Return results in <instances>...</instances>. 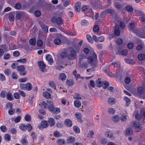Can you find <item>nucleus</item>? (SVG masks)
Instances as JSON below:
<instances>
[{
    "label": "nucleus",
    "instance_id": "f257e3e1",
    "mask_svg": "<svg viewBox=\"0 0 145 145\" xmlns=\"http://www.w3.org/2000/svg\"><path fill=\"white\" fill-rule=\"evenodd\" d=\"M39 105L45 109L48 108L49 111L53 114H57L60 111L59 108L54 107L53 103L52 101H47V103L44 101H42L40 103Z\"/></svg>",
    "mask_w": 145,
    "mask_h": 145
},
{
    "label": "nucleus",
    "instance_id": "f03ea898",
    "mask_svg": "<svg viewBox=\"0 0 145 145\" xmlns=\"http://www.w3.org/2000/svg\"><path fill=\"white\" fill-rule=\"evenodd\" d=\"M133 116L135 117L137 121L138 120V122L133 121L132 124L133 127L135 128L136 130L138 132L141 129L140 121H142V117L140 115H139L138 112H135Z\"/></svg>",
    "mask_w": 145,
    "mask_h": 145
},
{
    "label": "nucleus",
    "instance_id": "7ed1b4c3",
    "mask_svg": "<svg viewBox=\"0 0 145 145\" xmlns=\"http://www.w3.org/2000/svg\"><path fill=\"white\" fill-rule=\"evenodd\" d=\"M77 52L74 48L71 49L70 53L68 54V59L70 60L76 59L77 58Z\"/></svg>",
    "mask_w": 145,
    "mask_h": 145
},
{
    "label": "nucleus",
    "instance_id": "20e7f679",
    "mask_svg": "<svg viewBox=\"0 0 145 145\" xmlns=\"http://www.w3.org/2000/svg\"><path fill=\"white\" fill-rule=\"evenodd\" d=\"M25 67L24 65L18 66L17 68V71L19 72L20 75L21 76H24L26 75L27 73L25 71Z\"/></svg>",
    "mask_w": 145,
    "mask_h": 145
},
{
    "label": "nucleus",
    "instance_id": "39448f33",
    "mask_svg": "<svg viewBox=\"0 0 145 145\" xmlns=\"http://www.w3.org/2000/svg\"><path fill=\"white\" fill-rule=\"evenodd\" d=\"M20 87L21 89L24 90L26 89L28 91L31 90L32 88V85L30 83H28L25 84H21Z\"/></svg>",
    "mask_w": 145,
    "mask_h": 145
},
{
    "label": "nucleus",
    "instance_id": "423d86ee",
    "mask_svg": "<svg viewBox=\"0 0 145 145\" xmlns=\"http://www.w3.org/2000/svg\"><path fill=\"white\" fill-rule=\"evenodd\" d=\"M48 126V123L46 121H43L38 126V127L40 130L47 127Z\"/></svg>",
    "mask_w": 145,
    "mask_h": 145
},
{
    "label": "nucleus",
    "instance_id": "0eeeda50",
    "mask_svg": "<svg viewBox=\"0 0 145 145\" xmlns=\"http://www.w3.org/2000/svg\"><path fill=\"white\" fill-rule=\"evenodd\" d=\"M52 22H56L59 25H61L63 23V20L60 17L56 18L53 17L52 19Z\"/></svg>",
    "mask_w": 145,
    "mask_h": 145
},
{
    "label": "nucleus",
    "instance_id": "6e6552de",
    "mask_svg": "<svg viewBox=\"0 0 145 145\" xmlns=\"http://www.w3.org/2000/svg\"><path fill=\"white\" fill-rule=\"evenodd\" d=\"M135 12L137 14L140 16L142 21L145 23V14L141 11L138 10H135Z\"/></svg>",
    "mask_w": 145,
    "mask_h": 145
},
{
    "label": "nucleus",
    "instance_id": "1a4fd4ad",
    "mask_svg": "<svg viewBox=\"0 0 145 145\" xmlns=\"http://www.w3.org/2000/svg\"><path fill=\"white\" fill-rule=\"evenodd\" d=\"M82 10L84 12L88 11L91 14H93L92 10L88 6H84L82 7Z\"/></svg>",
    "mask_w": 145,
    "mask_h": 145
},
{
    "label": "nucleus",
    "instance_id": "9d476101",
    "mask_svg": "<svg viewBox=\"0 0 145 145\" xmlns=\"http://www.w3.org/2000/svg\"><path fill=\"white\" fill-rule=\"evenodd\" d=\"M138 92L141 95H144L145 94V88L144 87L140 86L138 88Z\"/></svg>",
    "mask_w": 145,
    "mask_h": 145
},
{
    "label": "nucleus",
    "instance_id": "9b49d317",
    "mask_svg": "<svg viewBox=\"0 0 145 145\" xmlns=\"http://www.w3.org/2000/svg\"><path fill=\"white\" fill-rule=\"evenodd\" d=\"M137 26V25L134 22H130L129 23V28L133 32H135V28Z\"/></svg>",
    "mask_w": 145,
    "mask_h": 145
},
{
    "label": "nucleus",
    "instance_id": "f8f14e48",
    "mask_svg": "<svg viewBox=\"0 0 145 145\" xmlns=\"http://www.w3.org/2000/svg\"><path fill=\"white\" fill-rule=\"evenodd\" d=\"M46 59L50 65H52L54 62L52 57L51 55L49 54L47 55L46 56Z\"/></svg>",
    "mask_w": 145,
    "mask_h": 145
},
{
    "label": "nucleus",
    "instance_id": "ddd939ff",
    "mask_svg": "<svg viewBox=\"0 0 145 145\" xmlns=\"http://www.w3.org/2000/svg\"><path fill=\"white\" fill-rule=\"evenodd\" d=\"M38 65L39 67L41 69V71L42 72H44V69L46 67V65L44 63L41 61H40L38 62Z\"/></svg>",
    "mask_w": 145,
    "mask_h": 145
},
{
    "label": "nucleus",
    "instance_id": "4468645a",
    "mask_svg": "<svg viewBox=\"0 0 145 145\" xmlns=\"http://www.w3.org/2000/svg\"><path fill=\"white\" fill-rule=\"evenodd\" d=\"M92 56L93 57L90 56L88 58V60H89V62L91 63H93L94 60L95 61L97 59V56L96 54L94 52H93V55Z\"/></svg>",
    "mask_w": 145,
    "mask_h": 145
},
{
    "label": "nucleus",
    "instance_id": "2eb2a0df",
    "mask_svg": "<svg viewBox=\"0 0 145 145\" xmlns=\"http://www.w3.org/2000/svg\"><path fill=\"white\" fill-rule=\"evenodd\" d=\"M75 140V138L74 137L72 136L69 137L67 140V143L69 144L73 143Z\"/></svg>",
    "mask_w": 145,
    "mask_h": 145
},
{
    "label": "nucleus",
    "instance_id": "dca6fc26",
    "mask_svg": "<svg viewBox=\"0 0 145 145\" xmlns=\"http://www.w3.org/2000/svg\"><path fill=\"white\" fill-rule=\"evenodd\" d=\"M65 124L68 127H71L72 125V122L71 120L69 119H66L65 121Z\"/></svg>",
    "mask_w": 145,
    "mask_h": 145
},
{
    "label": "nucleus",
    "instance_id": "f3484780",
    "mask_svg": "<svg viewBox=\"0 0 145 145\" xmlns=\"http://www.w3.org/2000/svg\"><path fill=\"white\" fill-rule=\"evenodd\" d=\"M81 4L80 2H78L75 4V9L76 11L79 12L80 11Z\"/></svg>",
    "mask_w": 145,
    "mask_h": 145
},
{
    "label": "nucleus",
    "instance_id": "a211bd4d",
    "mask_svg": "<svg viewBox=\"0 0 145 145\" xmlns=\"http://www.w3.org/2000/svg\"><path fill=\"white\" fill-rule=\"evenodd\" d=\"M25 16V13L23 12H17L16 17L18 19L23 18Z\"/></svg>",
    "mask_w": 145,
    "mask_h": 145
},
{
    "label": "nucleus",
    "instance_id": "6ab92c4d",
    "mask_svg": "<svg viewBox=\"0 0 145 145\" xmlns=\"http://www.w3.org/2000/svg\"><path fill=\"white\" fill-rule=\"evenodd\" d=\"M39 23L42 29L46 33H47L48 32V27L41 22H39Z\"/></svg>",
    "mask_w": 145,
    "mask_h": 145
},
{
    "label": "nucleus",
    "instance_id": "aec40b11",
    "mask_svg": "<svg viewBox=\"0 0 145 145\" xmlns=\"http://www.w3.org/2000/svg\"><path fill=\"white\" fill-rule=\"evenodd\" d=\"M106 135L110 138L112 140H114L115 139L114 137V136L113 133L110 131H108L106 132Z\"/></svg>",
    "mask_w": 145,
    "mask_h": 145
},
{
    "label": "nucleus",
    "instance_id": "412c9836",
    "mask_svg": "<svg viewBox=\"0 0 145 145\" xmlns=\"http://www.w3.org/2000/svg\"><path fill=\"white\" fill-rule=\"evenodd\" d=\"M47 121L48 124H50V126L51 127L54 126L55 124V121L54 119L52 118H48V121Z\"/></svg>",
    "mask_w": 145,
    "mask_h": 145
},
{
    "label": "nucleus",
    "instance_id": "4be33fe9",
    "mask_svg": "<svg viewBox=\"0 0 145 145\" xmlns=\"http://www.w3.org/2000/svg\"><path fill=\"white\" fill-rule=\"evenodd\" d=\"M120 119L119 116L118 115H116L112 116V120L113 122L116 123L118 122Z\"/></svg>",
    "mask_w": 145,
    "mask_h": 145
},
{
    "label": "nucleus",
    "instance_id": "5701e85b",
    "mask_svg": "<svg viewBox=\"0 0 145 145\" xmlns=\"http://www.w3.org/2000/svg\"><path fill=\"white\" fill-rule=\"evenodd\" d=\"M66 83L68 86H72L74 84V82L72 79H67L66 81Z\"/></svg>",
    "mask_w": 145,
    "mask_h": 145
},
{
    "label": "nucleus",
    "instance_id": "b1692460",
    "mask_svg": "<svg viewBox=\"0 0 145 145\" xmlns=\"http://www.w3.org/2000/svg\"><path fill=\"white\" fill-rule=\"evenodd\" d=\"M58 58L60 60L63 59V51L60 52L58 55ZM58 63L59 64L60 63V61H58Z\"/></svg>",
    "mask_w": 145,
    "mask_h": 145
},
{
    "label": "nucleus",
    "instance_id": "393cba45",
    "mask_svg": "<svg viewBox=\"0 0 145 145\" xmlns=\"http://www.w3.org/2000/svg\"><path fill=\"white\" fill-rule=\"evenodd\" d=\"M43 96L46 99H50L51 97V95L47 91H45L43 93Z\"/></svg>",
    "mask_w": 145,
    "mask_h": 145
},
{
    "label": "nucleus",
    "instance_id": "a878e982",
    "mask_svg": "<svg viewBox=\"0 0 145 145\" xmlns=\"http://www.w3.org/2000/svg\"><path fill=\"white\" fill-rule=\"evenodd\" d=\"M114 33L115 35L116 36H119L120 34V31L118 26H116Z\"/></svg>",
    "mask_w": 145,
    "mask_h": 145
},
{
    "label": "nucleus",
    "instance_id": "bb28decb",
    "mask_svg": "<svg viewBox=\"0 0 145 145\" xmlns=\"http://www.w3.org/2000/svg\"><path fill=\"white\" fill-rule=\"evenodd\" d=\"M138 57L140 61L145 60V54H139L138 55Z\"/></svg>",
    "mask_w": 145,
    "mask_h": 145
},
{
    "label": "nucleus",
    "instance_id": "cd10ccee",
    "mask_svg": "<svg viewBox=\"0 0 145 145\" xmlns=\"http://www.w3.org/2000/svg\"><path fill=\"white\" fill-rule=\"evenodd\" d=\"M74 106L77 108L80 107L81 105L80 102L78 100H75L74 102Z\"/></svg>",
    "mask_w": 145,
    "mask_h": 145
},
{
    "label": "nucleus",
    "instance_id": "c85d7f7f",
    "mask_svg": "<svg viewBox=\"0 0 145 145\" xmlns=\"http://www.w3.org/2000/svg\"><path fill=\"white\" fill-rule=\"evenodd\" d=\"M73 48H74V50L76 51L77 53H78L80 51V46H78L76 45H74L73 46V47L71 48V49H72Z\"/></svg>",
    "mask_w": 145,
    "mask_h": 145
},
{
    "label": "nucleus",
    "instance_id": "c756f323",
    "mask_svg": "<svg viewBox=\"0 0 145 145\" xmlns=\"http://www.w3.org/2000/svg\"><path fill=\"white\" fill-rule=\"evenodd\" d=\"M27 125H25L23 124H21L19 126L20 129L22 131H25L27 129Z\"/></svg>",
    "mask_w": 145,
    "mask_h": 145
},
{
    "label": "nucleus",
    "instance_id": "7c9ffc66",
    "mask_svg": "<svg viewBox=\"0 0 145 145\" xmlns=\"http://www.w3.org/2000/svg\"><path fill=\"white\" fill-rule=\"evenodd\" d=\"M124 99L126 102V106H128L131 103L130 100L127 97H125Z\"/></svg>",
    "mask_w": 145,
    "mask_h": 145
},
{
    "label": "nucleus",
    "instance_id": "2f4dec72",
    "mask_svg": "<svg viewBox=\"0 0 145 145\" xmlns=\"http://www.w3.org/2000/svg\"><path fill=\"white\" fill-rule=\"evenodd\" d=\"M126 9L127 11L129 12H132L133 10L132 6L130 5L127 6L126 7Z\"/></svg>",
    "mask_w": 145,
    "mask_h": 145
},
{
    "label": "nucleus",
    "instance_id": "473e14b6",
    "mask_svg": "<svg viewBox=\"0 0 145 145\" xmlns=\"http://www.w3.org/2000/svg\"><path fill=\"white\" fill-rule=\"evenodd\" d=\"M54 42L55 44L57 45H59L61 43V40L58 38L55 39L54 41Z\"/></svg>",
    "mask_w": 145,
    "mask_h": 145
},
{
    "label": "nucleus",
    "instance_id": "72a5a7b5",
    "mask_svg": "<svg viewBox=\"0 0 145 145\" xmlns=\"http://www.w3.org/2000/svg\"><path fill=\"white\" fill-rule=\"evenodd\" d=\"M86 37L90 43H92L93 42V38L89 35H87Z\"/></svg>",
    "mask_w": 145,
    "mask_h": 145
},
{
    "label": "nucleus",
    "instance_id": "f704fd0d",
    "mask_svg": "<svg viewBox=\"0 0 145 145\" xmlns=\"http://www.w3.org/2000/svg\"><path fill=\"white\" fill-rule=\"evenodd\" d=\"M73 128L74 131L76 133H80V129L78 126H74L73 127Z\"/></svg>",
    "mask_w": 145,
    "mask_h": 145
},
{
    "label": "nucleus",
    "instance_id": "c9c22d12",
    "mask_svg": "<svg viewBox=\"0 0 145 145\" xmlns=\"http://www.w3.org/2000/svg\"><path fill=\"white\" fill-rule=\"evenodd\" d=\"M29 43L31 45L34 46L36 44L35 40V39H31L29 40Z\"/></svg>",
    "mask_w": 145,
    "mask_h": 145
},
{
    "label": "nucleus",
    "instance_id": "e433bc0d",
    "mask_svg": "<svg viewBox=\"0 0 145 145\" xmlns=\"http://www.w3.org/2000/svg\"><path fill=\"white\" fill-rule=\"evenodd\" d=\"M54 136L56 137H59L62 136V135L57 131H54Z\"/></svg>",
    "mask_w": 145,
    "mask_h": 145
},
{
    "label": "nucleus",
    "instance_id": "4c0bfd02",
    "mask_svg": "<svg viewBox=\"0 0 145 145\" xmlns=\"http://www.w3.org/2000/svg\"><path fill=\"white\" fill-rule=\"evenodd\" d=\"M126 133L128 135H130L133 134V130L131 128H128L126 131Z\"/></svg>",
    "mask_w": 145,
    "mask_h": 145
},
{
    "label": "nucleus",
    "instance_id": "58836bf2",
    "mask_svg": "<svg viewBox=\"0 0 145 145\" xmlns=\"http://www.w3.org/2000/svg\"><path fill=\"white\" fill-rule=\"evenodd\" d=\"M7 99L9 100H12L13 99V96L12 94L10 93H8L7 94Z\"/></svg>",
    "mask_w": 145,
    "mask_h": 145
},
{
    "label": "nucleus",
    "instance_id": "ea45409f",
    "mask_svg": "<svg viewBox=\"0 0 145 145\" xmlns=\"http://www.w3.org/2000/svg\"><path fill=\"white\" fill-rule=\"evenodd\" d=\"M105 12L107 13L112 14L114 12V10L113 9H108L106 10Z\"/></svg>",
    "mask_w": 145,
    "mask_h": 145
},
{
    "label": "nucleus",
    "instance_id": "a19ab883",
    "mask_svg": "<svg viewBox=\"0 0 145 145\" xmlns=\"http://www.w3.org/2000/svg\"><path fill=\"white\" fill-rule=\"evenodd\" d=\"M96 84L99 87H101L103 84L101 80V79H98L96 82Z\"/></svg>",
    "mask_w": 145,
    "mask_h": 145
},
{
    "label": "nucleus",
    "instance_id": "79ce46f5",
    "mask_svg": "<svg viewBox=\"0 0 145 145\" xmlns=\"http://www.w3.org/2000/svg\"><path fill=\"white\" fill-rule=\"evenodd\" d=\"M124 60L125 62L130 64H133L134 63L132 59H131L129 58L125 59Z\"/></svg>",
    "mask_w": 145,
    "mask_h": 145
},
{
    "label": "nucleus",
    "instance_id": "37998d69",
    "mask_svg": "<svg viewBox=\"0 0 145 145\" xmlns=\"http://www.w3.org/2000/svg\"><path fill=\"white\" fill-rule=\"evenodd\" d=\"M108 102L112 105H113L115 102V100L113 98H109L108 100Z\"/></svg>",
    "mask_w": 145,
    "mask_h": 145
},
{
    "label": "nucleus",
    "instance_id": "c03bdc74",
    "mask_svg": "<svg viewBox=\"0 0 145 145\" xmlns=\"http://www.w3.org/2000/svg\"><path fill=\"white\" fill-rule=\"evenodd\" d=\"M37 46L39 47H41L43 45V42L42 40H38L37 42Z\"/></svg>",
    "mask_w": 145,
    "mask_h": 145
},
{
    "label": "nucleus",
    "instance_id": "a18cd8bd",
    "mask_svg": "<svg viewBox=\"0 0 145 145\" xmlns=\"http://www.w3.org/2000/svg\"><path fill=\"white\" fill-rule=\"evenodd\" d=\"M108 111L110 114H113L115 112V110L113 108H109L108 110Z\"/></svg>",
    "mask_w": 145,
    "mask_h": 145
},
{
    "label": "nucleus",
    "instance_id": "49530a36",
    "mask_svg": "<svg viewBox=\"0 0 145 145\" xmlns=\"http://www.w3.org/2000/svg\"><path fill=\"white\" fill-rule=\"evenodd\" d=\"M57 142L58 145H63V139H59L57 140Z\"/></svg>",
    "mask_w": 145,
    "mask_h": 145
},
{
    "label": "nucleus",
    "instance_id": "de8ad7c7",
    "mask_svg": "<svg viewBox=\"0 0 145 145\" xmlns=\"http://www.w3.org/2000/svg\"><path fill=\"white\" fill-rule=\"evenodd\" d=\"M24 119L26 121H29L31 120V116L29 114H27L25 116Z\"/></svg>",
    "mask_w": 145,
    "mask_h": 145
},
{
    "label": "nucleus",
    "instance_id": "09e8293b",
    "mask_svg": "<svg viewBox=\"0 0 145 145\" xmlns=\"http://www.w3.org/2000/svg\"><path fill=\"white\" fill-rule=\"evenodd\" d=\"M41 12L39 10H36L34 13V14L37 17H39L41 15Z\"/></svg>",
    "mask_w": 145,
    "mask_h": 145
},
{
    "label": "nucleus",
    "instance_id": "8fccbe9b",
    "mask_svg": "<svg viewBox=\"0 0 145 145\" xmlns=\"http://www.w3.org/2000/svg\"><path fill=\"white\" fill-rule=\"evenodd\" d=\"M5 140L6 141H9L10 139V137L8 134H6L4 137Z\"/></svg>",
    "mask_w": 145,
    "mask_h": 145
},
{
    "label": "nucleus",
    "instance_id": "3c124183",
    "mask_svg": "<svg viewBox=\"0 0 145 145\" xmlns=\"http://www.w3.org/2000/svg\"><path fill=\"white\" fill-rule=\"evenodd\" d=\"M12 77L14 79H16L18 78V76L17 74L14 72H13L11 74Z\"/></svg>",
    "mask_w": 145,
    "mask_h": 145
},
{
    "label": "nucleus",
    "instance_id": "603ef678",
    "mask_svg": "<svg viewBox=\"0 0 145 145\" xmlns=\"http://www.w3.org/2000/svg\"><path fill=\"white\" fill-rule=\"evenodd\" d=\"M17 61L18 62H19L21 63H24L26 62L27 59H26L23 58L18 60H17Z\"/></svg>",
    "mask_w": 145,
    "mask_h": 145
},
{
    "label": "nucleus",
    "instance_id": "864d4df0",
    "mask_svg": "<svg viewBox=\"0 0 145 145\" xmlns=\"http://www.w3.org/2000/svg\"><path fill=\"white\" fill-rule=\"evenodd\" d=\"M71 4V1L67 0H64V6L67 7Z\"/></svg>",
    "mask_w": 145,
    "mask_h": 145
},
{
    "label": "nucleus",
    "instance_id": "5fc2aeb1",
    "mask_svg": "<svg viewBox=\"0 0 145 145\" xmlns=\"http://www.w3.org/2000/svg\"><path fill=\"white\" fill-rule=\"evenodd\" d=\"M0 129L1 131L3 132H5L7 129V127L5 125H2L0 127Z\"/></svg>",
    "mask_w": 145,
    "mask_h": 145
},
{
    "label": "nucleus",
    "instance_id": "6e6d98bb",
    "mask_svg": "<svg viewBox=\"0 0 145 145\" xmlns=\"http://www.w3.org/2000/svg\"><path fill=\"white\" fill-rule=\"evenodd\" d=\"M11 72V71L10 70L8 69H5L4 71L5 74L7 76H9L10 75Z\"/></svg>",
    "mask_w": 145,
    "mask_h": 145
},
{
    "label": "nucleus",
    "instance_id": "4d7b16f0",
    "mask_svg": "<svg viewBox=\"0 0 145 145\" xmlns=\"http://www.w3.org/2000/svg\"><path fill=\"white\" fill-rule=\"evenodd\" d=\"M10 55L9 53L5 54L3 57L4 59H7L10 58Z\"/></svg>",
    "mask_w": 145,
    "mask_h": 145
},
{
    "label": "nucleus",
    "instance_id": "13d9d810",
    "mask_svg": "<svg viewBox=\"0 0 145 145\" xmlns=\"http://www.w3.org/2000/svg\"><path fill=\"white\" fill-rule=\"evenodd\" d=\"M137 35L141 38H145V32L140 34L137 33Z\"/></svg>",
    "mask_w": 145,
    "mask_h": 145
},
{
    "label": "nucleus",
    "instance_id": "bf43d9fd",
    "mask_svg": "<svg viewBox=\"0 0 145 145\" xmlns=\"http://www.w3.org/2000/svg\"><path fill=\"white\" fill-rule=\"evenodd\" d=\"M81 24L83 26H85L88 24V22L86 20H83L81 22Z\"/></svg>",
    "mask_w": 145,
    "mask_h": 145
},
{
    "label": "nucleus",
    "instance_id": "052dcab7",
    "mask_svg": "<svg viewBox=\"0 0 145 145\" xmlns=\"http://www.w3.org/2000/svg\"><path fill=\"white\" fill-rule=\"evenodd\" d=\"M105 39L103 36H101L98 37V41L103 42L105 41Z\"/></svg>",
    "mask_w": 145,
    "mask_h": 145
},
{
    "label": "nucleus",
    "instance_id": "680f3d73",
    "mask_svg": "<svg viewBox=\"0 0 145 145\" xmlns=\"http://www.w3.org/2000/svg\"><path fill=\"white\" fill-rule=\"evenodd\" d=\"M128 54V51L126 50H123L121 51V54L123 56H126Z\"/></svg>",
    "mask_w": 145,
    "mask_h": 145
},
{
    "label": "nucleus",
    "instance_id": "e2e57ef3",
    "mask_svg": "<svg viewBox=\"0 0 145 145\" xmlns=\"http://www.w3.org/2000/svg\"><path fill=\"white\" fill-rule=\"evenodd\" d=\"M123 41L122 39L121 38H118L116 41V43L119 45H121L123 43Z\"/></svg>",
    "mask_w": 145,
    "mask_h": 145
},
{
    "label": "nucleus",
    "instance_id": "0e129e2a",
    "mask_svg": "<svg viewBox=\"0 0 145 145\" xmlns=\"http://www.w3.org/2000/svg\"><path fill=\"white\" fill-rule=\"evenodd\" d=\"M93 31L96 32H97L99 31V26L97 25H95L94 26L93 28Z\"/></svg>",
    "mask_w": 145,
    "mask_h": 145
},
{
    "label": "nucleus",
    "instance_id": "69168bd1",
    "mask_svg": "<svg viewBox=\"0 0 145 145\" xmlns=\"http://www.w3.org/2000/svg\"><path fill=\"white\" fill-rule=\"evenodd\" d=\"M8 113L9 114L12 115L14 113V110L13 108H11L9 110Z\"/></svg>",
    "mask_w": 145,
    "mask_h": 145
},
{
    "label": "nucleus",
    "instance_id": "338daca9",
    "mask_svg": "<svg viewBox=\"0 0 145 145\" xmlns=\"http://www.w3.org/2000/svg\"><path fill=\"white\" fill-rule=\"evenodd\" d=\"M50 85L52 88H55L56 87V85L55 83L53 81H50L49 82Z\"/></svg>",
    "mask_w": 145,
    "mask_h": 145
},
{
    "label": "nucleus",
    "instance_id": "774afa93",
    "mask_svg": "<svg viewBox=\"0 0 145 145\" xmlns=\"http://www.w3.org/2000/svg\"><path fill=\"white\" fill-rule=\"evenodd\" d=\"M131 81L130 78L129 77H127L125 79V82L127 84H129Z\"/></svg>",
    "mask_w": 145,
    "mask_h": 145
}]
</instances>
